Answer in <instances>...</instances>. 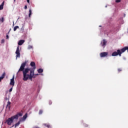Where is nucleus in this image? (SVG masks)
Instances as JSON below:
<instances>
[{
	"label": "nucleus",
	"mask_w": 128,
	"mask_h": 128,
	"mask_svg": "<svg viewBox=\"0 0 128 128\" xmlns=\"http://www.w3.org/2000/svg\"><path fill=\"white\" fill-rule=\"evenodd\" d=\"M26 62H25L22 64L20 68L18 71V72H23V80L25 82L28 80H32V78H34L36 76H34V70H36V62H32L30 64V66H32V68H26Z\"/></svg>",
	"instance_id": "obj_1"
},
{
	"label": "nucleus",
	"mask_w": 128,
	"mask_h": 128,
	"mask_svg": "<svg viewBox=\"0 0 128 128\" xmlns=\"http://www.w3.org/2000/svg\"><path fill=\"white\" fill-rule=\"evenodd\" d=\"M18 116H22V113L19 112L15 116H12V117L8 118V119L6 120V124H7L8 126L12 125V124L14 122V120H18Z\"/></svg>",
	"instance_id": "obj_2"
},
{
	"label": "nucleus",
	"mask_w": 128,
	"mask_h": 128,
	"mask_svg": "<svg viewBox=\"0 0 128 128\" xmlns=\"http://www.w3.org/2000/svg\"><path fill=\"white\" fill-rule=\"evenodd\" d=\"M16 58H20V46H18L16 48Z\"/></svg>",
	"instance_id": "obj_3"
},
{
	"label": "nucleus",
	"mask_w": 128,
	"mask_h": 128,
	"mask_svg": "<svg viewBox=\"0 0 128 128\" xmlns=\"http://www.w3.org/2000/svg\"><path fill=\"white\" fill-rule=\"evenodd\" d=\"M108 54V53L107 52H102L100 53V58H104V56H106Z\"/></svg>",
	"instance_id": "obj_4"
},
{
	"label": "nucleus",
	"mask_w": 128,
	"mask_h": 128,
	"mask_svg": "<svg viewBox=\"0 0 128 128\" xmlns=\"http://www.w3.org/2000/svg\"><path fill=\"white\" fill-rule=\"evenodd\" d=\"M10 86H14V76H13L12 78L10 80Z\"/></svg>",
	"instance_id": "obj_5"
},
{
	"label": "nucleus",
	"mask_w": 128,
	"mask_h": 128,
	"mask_svg": "<svg viewBox=\"0 0 128 128\" xmlns=\"http://www.w3.org/2000/svg\"><path fill=\"white\" fill-rule=\"evenodd\" d=\"M106 40H103L102 41L100 44H101L102 46H104V48L106 46Z\"/></svg>",
	"instance_id": "obj_6"
},
{
	"label": "nucleus",
	"mask_w": 128,
	"mask_h": 128,
	"mask_svg": "<svg viewBox=\"0 0 128 128\" xmlns=\"http://www.w3.org/2000/svg\"><path fill=\"white\" fill-rule=\"evenodd\" d=\"M5 76H6V72H4L2 76H0V82H2V80H4V78Z\"/></svg>",
	"instance_id": "obj_7"
},
{
	"label": "nucleus",
	"mask_w": 128,
	"mask_h": 128,
	"mask_svg": "<svg viewBox=\"0 0 128 128\" xmlns=\"http://www.w3.org/2000/svg\"><path fill=\"white\" fill-rule=\"evenodd\" d=\"M24 40H20L18 42V45L22 46V44H24Z\"/></svg>",
	"instance_id": "obj_8"
},
{
	"label": "nucleus",
	"mask_w": 128,
	"mask_h": 128,
	"mask_svg": "<svg viewBox=\"0 0 128 128\" xmlns=\"http://www.w3.org/2000/svg\"><path fill=\"white\" fill-rule=\"evenodd\" d=\"M43 126H46L48 128H50V125L48 124H44Z\"/></svg>",
	"instance_id": "obj_9"
},
{
	"label": "nucleus",
	"mask_w": 128,
	"mask_h": 128,
	"mask_svg": "<svg viewBox=\"0 0 128 128\" xmlns=\"http://www.w3.org/2000/svg\"><path fill=\"white\" fill-rule=\"evenodd\" d=\"M4 2H2L1 5H0V10H3L4 8Z\"/></svg>",
	"instance_id": "obj_10"
},
{
	"label": "nucleus",
	"mask_w": 128,
	"mask_h": 128,
	"mask_svg": "<svg viewBox=\"0 0 128 128\" xmlns=\"http://www.w3.org/2000/svg\"><path fill=\"white\" fill-rule=\"evenodd\" d=\"M20 120L14 124V128H16V126H20Z\"/></svg>",
	"instance_id": "obj_11"
},
{
	"label": "nucleus",
	"mask_w": 128,
	"mask_h": 128,
	"mask_svg": "<svg viewBox=\"0 0 128 128\" xmlns=\"http://www.w3.org/2000/svg\"><path fill=\"white\" fill-rule=\"evenodd\" d=\"M38 72L39 74H42V72H44V70L42 68H39L38 70Z\"/></svg>",
	"instance_id": "obj_12"
},
{
	"label": "nucleus",
	"mask_w": 128,
	"mask_h": 128,
	"mask_svg": "<svg viewBox=\"0 0 128 128\" xmlns=\"http://www.w3.org/2000/svg\"><path fill=\"white\" fill-rule=\"evenodd\" d=\"M10 102H8V104H7V105H6V108H9V110H10Z\"/></svg>",
	"instance_id": "obj_13"
},
{
	"label": "nucleus",
	"mask_w": 128,
	"mask_h": 128,
	"mask_svg": "<svg viewBox=\"0 0 128 128\" xmlns=\"http://www.w3.org/2000/svg\"><path fill=\"white\" fill-rule=\"evenodd\" d=\"M26 118H28V114L26 113L24 116H23V118L24 120H26Z\"/></svg>",
	"instance_id": "obj_14"
},
{
	"label": "nucleus",
	"mask_w": 128,
	"mask_h": 128,
	"mask_svg": "<svg viewBox=\"0 0 128 128\" xmlns=\"http://www.w3.org/2000/svg\"><path fill=\"white\" fill-rule=\"evenodd\" d=\"M32 10L30 9L29 10V15H28L29 18H30V16H32Z\"/></svg>",
	"instance_id": "obj_15"
},
{
	"label": "nucleus",
	"mask_w": 128,
	"mask_h": 128,
	"mask_svg": "<svg viewBox=\"0 0 128 128\" xmlns=\"http://www.w3.org/2000/svg\"><path fill=\"white\" fill-rule=\"evenodd\" d=\"M18 26H15L14 27V32H16V29L17 28H18Z\"/></svg>",
	"instance_id": "obj_16"
},
{
	"label": "nucleus",
	"mask_w": 128,
	"mask_h": 128,
	"mask_svg": "<svg viewBox=\"0 0 128 128\" xmlns=\"http://www.w3.org/2000/svg\"><path fill=\"white\" fill-rule=\"evenodd\" d=\"M4 22V17H2L1 19V22Z\"/></svg>",
	"instance_id": "obj_17"
},
{
	"label": "nucleus",
	"mask_w": 128,
	"mask_h": 128,
	"mask_svg": "<svg viewBox=\"0 0 128 128\" xmlns=\"http://www.w3.org/2000/svg\"><path fill=\"white\" fill-rule=\"evenodd\" d=\"M32 46H30V45L28 46V50H30V49H32Z\"/></svg>",
	"instance_id": "obj_18"
},
{
	"label": "nucleus",
	"mask_w": 128,
	"mask_h": 128,
	"mask_svg": "<svg viewBox=\"0 0 128 128\" xmlns=\"http://www.w3.org/2000/svg\"><path fill=\"white\" fill-rule=\"evenodd\" d=\"M42 114V110H40L39 114Z\"/></svg>",
	"instance_id": "obj_19"
},
{
	"label": "nucleus",
	"mask_w": 128,
	"mask_h": 128,
	"mask_svg": "<svg viewBox=\"0 0 128 128\" xmlns=\"http://www.w3.org/2000/svg\"><path fill=\"white\" fill-rule=\"evenodd\" d=\"M116 2H117V3L120 2V0H116Z\"/></svg>",
	"instance_id": "obj_20"
},
{
	"label": "nucleus",
	"mask_w": 128,
	"mask_h": 128,
	"mask_svg": "<svg viewBox=\"0 0 128 128\" xmlns=\"http://www.w3.org/2000/svg\"><path fill=\"white\" fill-rule=\"evenodd\" d=\"M10 92H12V88H10L9 90Z\"/></svg>",
	"instance_id": "obj_21"
},
{
	"label": "nucleus",
	"mask_w": 128,
	"mask_h": 128,
	"mask_svg": "<svg viewBox=\"0 0 128 128\" xmlns=\"http://www.w3.org/2000/svg\"><path fill=\"white\" fill-rule=\"evenodd\" d=\"M24 10H26L28 8V6L26 5L24 7Z\"/></svg>",
	"instance_id": "obj_22"
},
{
	"label": "nucleus",
	"mask_w": 128,
	"mask_h": 128,
	"mask_svg": "<svg viewBox=\"0 0 128 128\" xmlns=\"http://www.w3.org/2000/svg\"><path fill=\"white\" fill-rule=\"evenodd\" d=\"M1 42L2 44H4V40H2Z\"/></svg>",
	"instance_id": "obj_23"
},
{
	"label": "nucleus",
	"mask_w": 128,
	"mask_h": 128,
	"mask_svg": "<svg viewBox=\"0 0 128 128\" xmlns=\"http://www.w3.org/2000/svg\"><path fill=\"white\" fill-rule=\"evenodd\" d=\"M84 126L88 127V124H84Z\"/></svg>",
	"instance_id": "obj_24"
},
{
	"label": "nucleus",
	"mask_w": 128,
	"mask_h": 128,
	"mask_svg": "<svg viewBox=\"0 0 128 128\" xmlns=\"http://www.w3.org/2000/svg\"><path fill=\"white\" fill-rule=\"evenodd\" d=\"M118 72H122V70L120 68H118Z\"/></svg>",
	"instance_id": "obj_25"
},
{
	"label": "nucleus",
	"mask_w": 128,
	"mask_h": 128,
	"mask_svg": "<svg viewBox=\"0 0 128 128\" xmlns=\"http://www.w3.org/2000/svg\"><path fill=\"white\" fill-rule=\"evenodd\" d=\"M52 104V101L49 102V104Z\"/></svg>",
	"instance_id": "obj_26"
},
{
	"label": "nucleus",
	"mask_w": 128,
	"mask_h": 128,
	"mask_svg": "<svg viewBox=\"0 0 128 128\" xmlns=\"http://www.w3.org/2000/svg\"><path fill=\"white\" fill-rule=\"evenodd\" d=\"M27 0V2H28V4H30V0Z\"/></svg>",
	"instance_id": "obj_27"
},
{
	"label": "nucleus",
	"mask_w": 128,
	"mask_h": 128,
	"mask_svg": "<svg viewBox=\"0 0 128 128\" xmlns=\"http://www.w3.org/2000/svg\"><path fill=\"white\" fill-rule=\"evenodd\" d=\"M6 38H8V35H6Z\"/></svg>",
	"instance_id": "obj_28"
},
{
	"label": "nucleus",
	"mask_w": 128,
	"mask_h": 128,
	"mask_svg": "<svg viewBox=\"0 0 128 128\" xmlns=\"http://www.w3.org/2000/svg\"><path fill=\"white\" fill-rule=\"evenodd\" d=\"M34 76H38V74H34Z\"/></svg>",
	"instance_id": "obj_29"
},
{
	"label": "nucleus",
	"mask_w": 128,
	"mask_h": 128,
	"mask_svg": "<svg viewBox=\"0 0 128 128\" xmlns=\"http://www.w3.org/2000/svg\"><path fill=\"white\" fill-rule=\"evenodd\" d=\"M5 100H8V98H5Z\"/></svg>",
	"instance_id": "obj_30"
}]
</instances>
